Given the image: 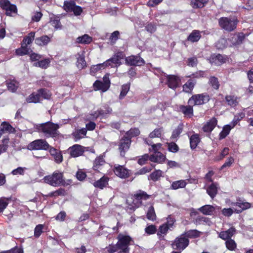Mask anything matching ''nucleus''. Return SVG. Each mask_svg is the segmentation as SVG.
Segmentation results:
<instances>
[{"mask_svg": "<svg viewBox=\"0 0 253 253\" xmlns=\"http://www.w3.org/2000/svg\"><path fill=\"white\" fill-rule=\"evenodd\" d=\"M58 124L48 122L45 123L37 125L36 128L39 132H42L47 137H55L59 135Z\"/></svg>", "mask_w": 253, "mask_h": 253, "instance_id": "f257e3e1", "label": "nucleus"}, {"mask_svg": "<svg viewBox=\"0 0 253 253\" xmlns=\"http://www.w3.org/2000/svg\"><path fill=\"white\" fill-rule=\"evenodd\" d=\"M43 180L45 183L54 187L65 184L63 173L58 171H55L52 174L44 176Z\"/></svg>", "mask_w": 253, "mask_h": 253, "instance_id": "f03ea898", "label": "nucleus"}, {"mask_svg": "<svg viewBox=\"0 0 253 253\" xmlns=\"http://www.w3.org/2000/svg\"><path fill=\"white\" fill-rule=\"evenodd\" d=\"M117 239L118 241L117 243L119 249V253H129V246L132 241L131 238L127 235L119 234Z\"/></svg>", "mask_w": 253, "mask_h": 253, "instance_id": "7ed1b4c3", "label": "nucleus"}, {"mask_svg": "<svg viewBox=\"0 0 253 253\" xmlns=\"http://www.w3.org/2000/svg\"><path fill=\"white\" fill-rule=\"evenodd\" d=\"M220 27L228 32H231L236 29L238 20L233 17H221L218 20Z\"/></svg>", "mask_w": 253, "mask_h": 253, "instance_id": "20e7f679", "label": "nucleus"}, {"mask_svg": "<svg viewBox=\"0 0 253 253\" xmlns=\"http://www.w3.org/2000/svg\"><path fill=\"white\" fill-rule=\"evenodd\" d=\"M49 148V145L44 139H37L30 143L27 148L29 150H47Z\"/></svg>", "mask_w": 253, "mask_h": 253, "instance_id": "39448f33", "label": "nucleus"}, {"mask_svg": "<svg viewBox=\"0 0 253 253\" xmlns=\"http://www.w3.org/2000/svg\"><path fill=\"white\" fill-rule=\"evenodd\" d=\"M210 99L207 94H200L193 95L188 100L190 105H199L207 103Z\"/></svg>", "mask_w": 253, "mask_h": 253, "instance_id": "423d86ee", "label": "nucleus"}, {"mask_svg": "<svg viewBox=\"0 0 253 253\" xmlns=\"http://www.w3.org/2000/svg\"><path fill=\"white\" fill-rule=\"evenodd\" d=\"M229 206L232 207H235V212L239 213L242 211L247 210L251 207V204L246 202L244 200L237 199L236 202H230Z\"/></svg>", "mask_w": 253, "mask_h": 253, "instance_id": "0eeeda50", "label": "nucleus"}, {"mask_svg": "<svg viewBox=\"0 0 253 253\" xmlns=\"http://www.w3.org/2000/svg\"><path fill=\"white\" fill-rule=\"evenodd\" d=\"M124 54L121 52H117L111 58L109 59L104 64L106 67L111 66V67H118L121 64V60L123 59Z\"/></svg>", "mask_w": 253, "mask_h": 253, "instance_id": "6e6552de", "label": "nucleus"}, {"mask_svg": "<svg viewBox=\"0 0 253 253\" xmlns=\"http://www.w3.org/2000/svg\"><path fill=\"white\" fill-rule=\"evenodd\" d=\"M189 241L185 237L181 236L177 238L172 244V247L174 250H183L187 247Z\"/></svg>", "mask_w": 253, "mask_h": 253, "instance_id": "1a4fd4ad", "label": "nucleus"}, {"mask_svg": "<svg viewBox=\"0 0 253 253\" xmlns=\"http://www.w3.org/2000/svg\"><path fill=\"white\" fill-rule=\"evenodd\" d=\"M150 196L147 195L145 192L140 191L139 193L134 195V199L133 200V205L130 208V209H133L135 208L138 207L140 205L142 204L143 200H146L150 198Z\"/></svg>", "mask_w": 253, "mask_h": 253, "instance_id": "9d476101", "label": "nucleus"}, {"mask_svg": "<svg viewBox=\"0 0 253 253\" xmlns=\"http://www.w3.org/2000/svg\"><path fill=\"white\" fill-rule=\"evenodd\" d=\"M0 5L2 9L5 10L7 15L11 16L17 13L16 6L11 4L8 0H0Z\"/></svg>", "mask_w": 253, "mask_h": 253, "instance_id": "9b49d317", "label": "nucleus"}, {"mask_svg": "<svg viewBox=\"0 0 253 253\" xmlns=\"http://www.w3.org/2000/svg\"><path fill=\"white\" fill-rule=\"evenodd\" d=\"M0 5L2 9L5 10L7 15L11 16L17 13L16 6L11 4L8 0H0Z\"/></svg>", "mask_w": 253, "mask_h": 253, "instance_id": "f8f14e48", "label": "nucleus"}, {"mask_svg": "<svg viewBox=\"0 0 253 253\" xmlns=\"http://www.w3.org/2000/svg\"><path fill=\"white\" fill-rule=\"evenodd\" d=\"M130 143V138L127 136H124V137L120 140L119 145V149L120 151V154L122 156H124L126 152L129 149Z\"/></svg>", "mask_w": 253, "mask_h": 253, "instance_id": "ddd939ff", "label": "nucleus"}, {"mask_svg": "<svg viewBox=\"0 0 253 253\" xmlns=\"http://www.w3.org/2000/svg\"><path fill=\"white\" fill-rule=\"evenodd\" d=\"M114 172L117 176L122 178H126L129 176L128 169L119 165H115Z\"/></svg>", "mask_w": 253, "mask_h": 253, "instance_id": "4468645a", "label": "nucleus"}, {"mask_svg": "<svg viewBox=\"0 0 253 253\" xmlns=\"http://www.w3.org/2000/svg\"><path fill=\"white\" fill-rule=\"evenodd\" d=\"M126 62L131 66H141L144 63V61L139 56L132 55L126 58Z\"/></svg>", "mask_w": 253, "mask_h": 253, "instance_id": "2eb2a0df", "label": "nucleus"}, {"mask_svg": "<svg viewBox=\"0 0 253 253\" xmlns=\"http://www.w3.org/2000/svg\"><path fill=\"white\" fill-rule=\"evenodd\" d=\"M237 124V121H233L229 124L225 125L219 135L220 140L225 138L229 133L231 129Z\"/></svg>", "mask_w": 253, "mask_h": 253, "instance_id": "dca6fc26", "label": "nucleus"}, {"mask_svg": "<svg viewBox=\"0 0 253 253\" xmlns=\"http://www.w3.org/2000/svg\"><path fill=\"white\" fill-rule=\"evenodd\" d=\"M168 79V85L169 87L175 89L178 86L180 79L179 77L174 75H168L167 76Z\"/></svg>", "mask_w": 253, "mask_h": 253, "instance_id": "f3484780", "label": "nucleus"}, {"mask_svg": "<svg viewBox=\"0 0 253 253\" xmlns=\"http://www.w3.org/2000/svg\"><path fill=\"white\" fill-rule=\"evenodd\" d=\"M70 155L74 157L82 155L84 152V147L81 145L75 144L69 148Z\"/></svg>", "mask_w": 253, "mask_h": 253, "instance_id": "a211bd4d", "label": "nucleus"}, {"mask_svg": "<svg viewBox=\"0 0 253 253\" xmlns=\"http://www.w3.org/2000/svg\"><path fill=\"white\" fill-rule=\"evenodd\" d=\"M226 60V58L221 55H213L211 56L210 62L212 64H214L215 65H220L222 63H224Z\"/></svg>", "mask_w": 253, "mask_h": 253, "instance_id": "6ab92c4d", "label": "nucleus"}, {"mask_svg": "<svg viewBox=\"0 0 253 253\" xmlns=\"http://www.w3.org/2000/svg\"><path fill=\"white\" fill-rule=\"evenodd\" d=\"M217 123V120L215 118H212L203 127L204 131L206 132H211L216 126Z\"/></svg>", "mask_w": 253, "mask_h": 253, "instance_id": "aec40b11", "label": "nucleus"}, {"mask_svg": "<svg viewBox=\"0 0 253 253\" xmlns=\"http://www.w3.org/2000/svg\"><path fill=\"white\" fill-rule=\"evenodd\" d=\"M235 231V228L232 227L227 231L221 232L219 234V237L224 240L231 239Z\"/></svg>", "mask_w": 253, "mask_h": 253, "instance_id": "412c9836", "label": "nucleus"}, {"mask_svg": "<svg viewBox=\"0 0 253 253\" xmlns=\"http://www.w3.org/2000/svg\"><path fill=\"white\" fill-rule=\"evenodd\" d=\"M166 160V156L161 152L153 153L150 156V160L151 162L162 163Z\"/></svg>", "mask_w": 253, "mask_h": 253, "instance_id": "4be33fe9", "label": "nucleus"}, {"mask_svg": "<svg viewBox=\"0 0 253 253\" xmlns=\"http://www.w3.org/2000/svg\"><path fill=\"white\" fill-rule=\"evenodd\" d=\"M108 180L109 178L107 177L103 176L99 180L95 181L93 183V185L95 188L103 189L108 185Z\"/></svg>", "mask_w": 253, "mask_h": 253, "instance_id": "5701e85b", "label": "nucleus"}, {"mask_svg": "<svg viewBox=\"0 0 253 253\" xmlns=\"http://www.w3.org/2000/svg\"><path fill=\"white\" fill-rule=\"evenodd\" d=\"M50 42V38L46 35L37 38L35 39V43L39 46H44Z\"/></svg>", "mask_w": 253, "mask_h": 253, "instance_id": "b1692460", "label": "nucleus"}, {"mask_svg": "<svg viewBox=\"0 0 253 253\" xmlns=\"http://www.w3.org/2000/svg\"><path fill=\"white\" fill-rule=\"evenodd\" d=\"M217 189L218 184L216 183H212L207 188V192L211 198L213 199L217 194Z\"/></svg>", "mask_w": 253, "mask_h": 253, "instance_id": "393cba45", "label": "nucleus"}, {"mask_svg": "<svg viewBox=\"0 0 253 253\" xmlns=\"http://www.w3.org/2000/svg\"><path fill=\"white\" fill-rule=\"evenodd\" d=\"M86 129L85 128H83L76 130L72 133V135L75 139V140L77 141L78 140L84 137L86 135Z\"/></svg>", "mask_w": 253, "mask_h": 253, "instance_id": "a878e982", "label": "nucleus"}, {"mask_svg": "<svg viewBox=\"0 0 253 253\" xmlns=\"http://www.w3.org/2000/svg\"><path fill=\"white\" fill-rule=\"evenodd\" d=\"M225 100L228 105L232 107L236 106L239 103V98L235 95H227Z\"/></svg>", "mask_w": 253, "mask_h": 253, "instance_id": "bb28decb", "label": "nucleus"}, {"mask_svg": "<svg viewBox=\"0 0 253 253\" xmlns=\"http://www.w3.org/2000/svg\"><path fill=\"white\" fill-rule=\"evenodd\" d=\"M92 41V39L91 37L87 34H84L82 36H80L76 39V42L80 44H89Z\"/></svg>", "mask_w": 253, "mask_h": 253, "instance_id": "cd10ccee", "label": "nucleus"}, {"mask_svg": "<svg viewBox=\"0 0 253 253\" xmlns=\"http://www.w3.org/2000/svg\"><path fill=\"white\" fill-rule=\"evenodd\" d=\"M95 90H101L102 92H105L109 88V85L107 83H103L102 82L96 81L93 84Z\"/></svg>", "mask_w": 253, "mask_h": 253, "instance_id": "c85d7f7f", "label": "nucleus"}, {"mask_svg": "<svg viewBox=\"0 0 253 253\" xmlns=\"http://www.w3.org/2000/svg\"><path fill=\"white\" fill-rule=\"evenodd\" d=\"M77 61L76 65L79 69H82L86 66V62L84 60V56L83 52L82 53H78L77 55Z\"/></svg>", "mask_w": 253, "mask_h": 253, "instance_id": "c756f323", "label": "nucleus"}, {"mask_svg": "<svg viewBox=\"0 0 253 253\" xmlns=\"http://www.w3.org/2000/svg\"><path fill=\"white\" fill-rule=\"evenodd\" d=\"M193 105L183 106L181 105L179 107V110L182 112L185 116L190 117L193 115V109L192 108Z\"/></svg>", "mask_w": 253, "mask_h": 253, "instance_id": "7c9ffc66", "label": "nucleus"}, {"mask_svg": "<svg viewBox=\"0 0 253 253\" xmlns=\"http://www.w3.org/2000/svg\"><path fill=\"white\" fill-rule=\"evenodd\" d=\"M105 164V160L103 156H99L96 158L94 162L93 169L95 170H99L101 169V167Z\"/></svg>", "mask_w": 253, "mask_h": 253, "instance_id": "2f4dec72", "label": "nucleus"}, {"mask_svg": "<svg viewBox=\"0 0 253 253\" xmlns=\"http://www.w3.org/2000/svg\"><path fill=\"white\" fill-rule=\"evenodd\" d=\"M215 208L211 205H205L201 207L199 210L206 215H211L214 211Z\"/></svg>", "mask_w": 253, "mask_h": 253, "instance_id": "473e14b6", "label": "nucleus"}, {"mask_svg": "<svg viewBox=\"0 0 253 253\" xmlns=\"http://www.w3.org/2000/svg\"><path fill=\"white\" fill-rule=\"evenodd\" d=\"M35 36V32H32L30 33L29 34H28L27 36H25L24 38L21 43L28 46V45L32 43L33 41L34 40Z\"/></svg>", "mask_w": 253, "mask_h": 253, "instance_id": "72a5a7b5", "label": "nucleus"}, {"mask_svg": "<svg viewBox=\"0 0 253 253\" xmlns=\"http://www.w3.org/2000/svg\"><path fill=\"white\" fill-rule=\"evenodd\" d=\"M201 38L200 33L199 31L194 30L188 37V41L194 42L198 41Z\"/></svg>", "mask_w": 253, "mask_h": 253, "instance_id": "f704fd0d", "label": "nucleus"}, {"mask_svg": "<svg viewBox=\"0 0 253 253\" xmlns=\"http://www.w3.org/2000/svg\"><path fill=\"white\" fill-rule=\"evenodd\" d=\"M27 102L28 103H36L40 101L41 98L40 94L38 91L37 92H34L32 93L29 97L26 99Z\"/></svg>", "mask_w": 253, "mask_h": 253, "instance_id": "c9c22d12", "label": "nucleus"}, {"mask_svg": "<svg viewBox=\"0 0 253 253\" xmlns=\"http://www.w3.org/2000/svg\"><path fill=\"white\" fill-rule=\"evenodd\" d=\"M200 141V138L198 134H193L190 138V147L192 149L196 148Z\"/></svg>", "mask_w": 253, "mask_h": 253, "instance_id": "e433bc0d", "label": "nucleus"}, {"mask_svg": "<svg viewBox=\"0 0 253 253\" xmlns=\"http://www.w3.org/2000/svg\"><path fill=\"white\" fill-rule=\"evenodd\" d=\"M6 85L9 91L12 92H14L18 88L19 84L15 80H11L7 81Z\"/></svg>", "mask_w": 253, "mask_h": 253, "instance_id": "4c0bfd02", "label": "nucleus"}, {"mask_svg": "<svg viewBox=\"0 0 253 253\" xmlns=\"http://www.w3.org/2000/svg\"><path fill=\"white\" fill-rule=\"evenodd\" d=\"M186 182L184 180H180L174 181L171 185V188L173 190H176L179 188H182L186 185Z\"/></svg>", "mask_w": 253, "mask_h": 253, "instance_id": "58836bf2", "label": "nucleus"}, {"mask_svg": "<svg viewBox=\"0 0 253 253\" xmlns=\"http://www.w3.org/2000/svg\"><path fill=\"white\" fill-rule=\"evenodd\" d=\"M30 49V47L21 43V47L16 50V53L18 55L23 56L28 54Z\"/></svg>", "mask_w": 253, "mask_h": 253, "instance_id": "ea45409f", "label": "nucleus"}, {"mask_svg": "<svg viewBox=\"0 0 253 253\" xmlns=\"http://www.w3.org/2000/svg\"><path fill=\"white\" fill-rule=\"evenodd\" d=\"M209 0H192L191 5L193 8H202L208 2Z\"/></svg>", "mask_w": 253, "mask_h": 253, "instance_id": "a19ab883", "label": "nucleus"}, {"mask_svg": "<svg viewBox=\"0 0 253 253\" xmlns=\"http://www.w3.org/2000/svg\"><path fill=\"white\" fill-rule=\"evenodd\" d=\"M0 129L1 130V132H2V134L5 131H7L10 133L14 132L15 131V128H13L11 125L9 124H7L5 122H3L1 124Z\"/></svg>", "mask_w": 253, "mask_h": 253, "instance_id": "79ce46f5", "label": "nucleus"}, {"mask_svg": "<svg viewBox=\"0 0 253 253\" xmlns=\"http://www.w3.org/2000/svg\"><path fill=\"white\" fill-rule=\"evenodd\" d=\"M196 82L191 80H189L183 85V89L186 92H190L193 89Z\"/></svg>", "mask_w": 253, "mask_h": 253, "instance_id": "37998d69", "label": "nucleus"}, {"mask_svg": "<svg viewBox=\"0 0 253 253\" xmlns=\"http://www.w3.org/2000/svg\"><path fill=\"white\" fill-rule=\"evenodd\" d=\"M50 24L54 27L56 30L61 29L62 25L60 23V20L57 17H52L50 18L49 21Z\"/></svg>", "mask_w": 253, "mask_h": 253, "instance_id": "c03bdc74", "label": "nucleus"}, {"mask_svg": "<svg viewBox=\"0 0 253 253\" xmlns=\"http://www.w3.org/2000/svg\"><path fill=\"white\" fill-rule=\"evenodd\" d=\"M38 91L40 94V98L42 97L44 99H48L51 95V93L49 91L45 88L40 89Z\"/></svg>", "mask_w": 253, "mask_h": 253, "instance_id": "a18cd8bd", "label": "nucleus"}, {"mask_svg": "<svg viewBox=\"0 0 253 253\" xmlns=\"http://www.w3.org/2000/svg\"><path fill=\"white\" fill-rule=\"evenodd\" d=\"M145 141L147 144L151 145V148H149L150 151H153L154 153L156 152H160L159 150H160L162 148V144L161 143L152 144L151 143H149L146 140Z\"/></svg>", "mask_w": 253, "mask_h": 253, "instance_id": "49530a36", "label": "nucleus"}, {"mask_svg": "<svg viewBox=\"0 0 253 253\" xmlns=\"http://www.w3.org/2000/svg\"><path fill=\"white\" fill-rule=\"evenodd\" d=\"M139 133V130L138 128H134L130 129L126 133V134L124 136H127L131 139V138L132 137L138 135Z\"/></svg>", "mask_w": 253, "mask_h": 253, "instance_id": "de8ad7c7", "label": "nucleus"}, {"mask_svg": "<svg viewBox=\"0 0 253 253\" xmlns=\"http://www.w3.org/2000/svg\"><path fill=\"white\" fill-rule=\"evenodd\" d=\"M156 214L153 206H150L147 212V218L150 220H154L156 219Z\"/></svg>", "mask_w": 253, "mask_h": 253, "instance_id": "09e8293b", "label": "nucleus"}, {"mask_svg": "<svg viewBox=\"0 0 253 253\" xmlns=\"http://www.w3.org/2000/svg\"><path fill=\"white\" fill-rule=\"evenodd\" d=\"M225 245L226 248L230 251H234L237 247L235 242L231 239L226 240Z\"/></svg>", "mask_w": 253, "mask_h": 253, "instance_id": "8fccbe9b", "label": "nucleus"}, {"mask_svg": "<svg viewBox=\"0 0 253 253\" xmlns=\"http://www.w3.org/2000/svg\"><path fill=\"white\" fill-rule=\"evenodd\" d=\"M75 3L73 1H65L64 4V9L66 11H72Z\"/></svg>", "mask_w": 253, "mask_h": 253, "instance_id": "3c124183", "label": "nucleus"}, {"mask_svg": "<svg viewBox=\"0 0 253 253\" xmlns=\"http://www.w3.org/2000/svg\"><path fill=\"white\" fill-rule=\"evenodd\" d=\"M49 63V60L48 59H45L44 60H40L38 62L35 63L34 65L36 66H38L42 68H46L48 66Z\"/></svg>", "mask_w": 253, "mask_h": 253, "instance_id": "603ef678", "label": "nucleus"}, {"mask_svg": "<svg viewBox=\"0 0 253 253\" xmlns=\"http://www.w3.org/2000/svg\"><path fill=\"white\" fill-rule=\"evenodd\" d=\"M163 130L162 128H158L155 129L149 134V137L151 138L155 137H160Z\"/></svg>", "mask_w": 253, "mask_h": 253, "instance_id": "864d4df0", "label": "nucleus"}, {"mask_svg": "<svg viewBox=\"0 0 253 253\" xmlns=\"http://www.w3.org/2000/svg\"><path fill=\"white\" fill-rule=\"evenodd\" d=\"M130 86L128 84H124L122 86V90L120 94V99L123 98L129 90Z\"/></svg>", "mask_w": 253, "mask_h": 253, "instance_id": "5fc2aeb1", "label": "nucleus"}, {"mask_svg": "<svg viewBox=\"0 0 253 253\" xmlns=\"http://www.w3.org/2000/svg\"><path fill=\"white\" fill-rule=\"evenodd\" d=\"M105 253H114L118 252L119 253V249L117 244L116 245H109L105 249Z\"/></svg>", "mask_w": 253, "mask_h": 253, "instance_id": "6e6d98bb", "label": "nucleus"}, {"mask_svg": "<svg viewBox=\"0 0 253 253\" xmlns=\"http://www.w3.org/2000/svg\"><path fill=\"white\" fill-rule=\"evenodd\" d=\"M162 171L160 170H156L151 174V179L153 181H157L162 176Z\"/></svg>", "mask_w": 253, "mask_h": 253, "instance_id": "4d7b16f0", "label": "nucleus"}, {"mask_svg": "<svg viewBox=\"0 0 253 253\" xmlns=\"http://www.w3.org/2000/svg\"><path fill=\"white\" fill-rule=\"evenodd\" d=\"M229 152V149L227 147L224 148L221 151L220 154L215 158V161H219L222 160Z\"/></svg>", "mask_w": 253, "mask_h": 253, "instance_id": "13d9d810", "label": "nucleus"}, {"mask_svg": "<svg viewBox=\"0 0 253 253\" xmlns=\"http://www.w3.org/2000/svg\"><path fill=\"white\" fill-rule=\"evenodd\" d=\"M26 169H27L26 168L19 167L17 168V169H13L11 171V173L13 175H23L24 174L25 171Z\"/></svg>", "mask_w": 253, "mask_h": 253, "instance_id": "bf43d9fd", "label": "nucleus"}, {"mask_svg": "<svg viewBox=\"0 0 253 253\" xmlns=\"http://www.w3.org/2000/svg\"><path fill=\"white\" fill-rule=\"evenodd\" d=\"M209 83L214 89H217L219 88V82L215 77H211L209 79Z\"/></svg>", "mask_w": 253, "mask_h": 253, "instance_id": "052dcab7", "label": "nucleus"}, {"mask_svg": "<svg viewBox=\"0 0 253 253\" xmlns=\"http://www.w3.org/2000/svg\"><path fill=\"white\" fill-rule=\"evenodd\" d=\"M234 207L232 208H224L222 210V213L225 216H230L235 212Z\"/></svg>", "mask_w": 253, "mask_h": 253, "instance_id": "680f3d73", "label": "nucleus"}, {"mask_svg": "<svg viewBox=\"0 0 253 253\" xmlns=\"http://www.w3.org/2000/svg\"><path fill=\"white\" fill-rule=\"evenodd\" d=\"M105 67L106 66L104 64V62L102 64L94 65L92 67H91L90 69V72L91 74H93L95 72H97L102 69H104Z\"/></svg>", "mask_w": 253, "mask_h": 253, "instance_id": "e2e57ef3", "label": "nucleus"}, {"mask_svg": "<svg viewBox=\"0 0 253 253\" xmlns=\"http://www.w3.org/2000/svg\"><path fill=\"white\" fill-rule=\"evenodd\" d=\"M156 231V227L154 225H150L145 229V232L148 235L155 234Z\"/></svg>", "mask_w": 253, "mask_h": 253, "instance_id": "0e129e2a", "label": "nucleus"}, {"mask_svg": "<svg viewBox=\"0 0 253 253\" xmlns=\"http://www.w3.org/2000/svg\"><path fill=\"white\" fill-rule=\"evenodd\" d=\"M43 225L42 224H39L35 228L34 230V236L38 238L39 237L42 232V229Z\"/></svg>", "mask_w": 253, "mask_h": 253, "instance_id": "69168bd1", "label": "nucleus"}, {"mask_svg": "<svg viewBox=\"0 0 253 253\" xmlns=\"http://www.w3.org/2000/svg\"><path fill=\"white\" fill-rule=\"evenodd\" d=\"M200 232L197 230H190L186 233L187 236L189 237H197L199 236Z\"/></svg>", "mask_w": 253, "mask_h": 253, "instance_id": "338daca9", "label": "nucleus"}, {"mask_svg": "<svg viewBox=\"0 0 253 253\" xmlns=\"http://www.w3.org/2000/svg\"><path fill=\"white\" fill-rule=\"evenodd\" d=\"M119 34L120 33L118 31H116L111 34L109 39L112 43H114L118 40Z\"/></svg>", "mask_w": 253, "mask_h": 253, "instance_id": "774afa93", "label": "nucleus"}]
</instances>
